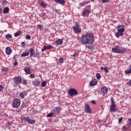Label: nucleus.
Instances as JSON below:
<instances>
[{"instance_id": "f257e3e1", "label": "nucleus", "mask_w": 131, "mask_h": 131, "mask_svg": "<svg viewBox=\"0 0 131 131\" xmlns=\"http://www.w3.org/2000/svg\"><path fill=\"white\" fill-rule=\"evenodd\" d=\"M95 41V36L93 34L87 33L82 35L81 42L83 45H92Z\"/></svg>"}, {"instance_id": "f03ea898", "label": "nucleus", "mask_w": 131, "mask_h": 131, "mask_svg": "<svg viewBox=\"0 0 131 131\" xmlns=\"http://www.w3.org/2000/svg\"><path fill=\"white\" fill-rule=\"evenodd\" d=\"M111 106L110 107V111L111 112H116L117 111V108L116 104H115V102L114 101V99L113 97L111 98Z\"/></svg>"}, {"instance_id": "7ed1b4c3", "label": "nucleus", "mask_w": 131, "mask_h": 131, "mask_svg": "<svg viewBox=\"0 0 131 131\" xmlns=\"http://www.w3.org/2000/svg\"><path fill=\"white\" fill-rule=\"evenodd\" d=\"M21 104V101L18 98H15L12 102L13 108H19Z\"/></svg>"}, {"instance_id": "20e7f679", "label": "nucleus", "mask_w": 131, "mask_h": 131, "mask_svg": "<svg viewBox=\"0 0 131 131\" xmlns=\"http://www.w3.org/2000/svg\"><path fill=\"white\" fill-rule=\"evenodd\" d=\"M73 31L75 33H80V32H81V28L79 27V25L78 22L75 23V26L73 27Z\"/></svg>"}, {"instance_id": "39448f33", "label": "nucleus", "mask_w": 131, "mask_h": 131, "mask_svg": "<svg viewBox=\"0 0 131 131\" xmlns=\"http://www.w3.org/2000/svg\"><path fill=\"white\" fill-rule=\"evenodd\" d=\"M68 94L71 97H73V96H77L78 92H77V90L75 89H71L69 90Z\"/></svg>"}, {"instance_id": "423d86ee", "label": "nucleus", "mask_w": 131, "mask_h": 131, "mask_svg": "<svg viewBox=\"0 0 131 131\" xmlns=\"http://www.w3.org/2000/svg\"><path fill=\"white\" fill-rule=\"evenodd\" d=\"M29 52H30V57L34 56V58H36V57H38L39 56V52L34 53V49L33 48H30Z\"/></svg>"}, {"instance_id": "0eeeda50", "label": "nucleus", "mask_w": 131, "mask_h": 131, "mask_svg": "<svg viewBox=\"0 0 131 131\" xmlns=\"http://www.w3.org/2000/svg\"><path fill=\"white\" fill-rule=\"evenodd\" d=\"M117 32L116 34V36L118 38L119 36H122L123 35V33L124 32V28H121L120 29H117Z\"/></svg>"}, {"instance_id": "6e6552de", "label": "nucleus", "mask_w": 131, "mask_h": 131, "mask_svg": "<svg viewBox=\"0 0 131 131\" xmlns=\"http://www.w3.org/2000/svg\"><path fill=\"white\" fill-rule=\"evenodd\" d=\"M62 111V108L61 107L57 106L56 107H54V108L52 110V112L54 114V115H59L60 114V111Z\"/></svg>"}, {"instance_id": "1a4fd4ad", "label": "nucleus", "mask_w": 131, "mask_h": 131, "mask_svg": "<svg viewBox=\"0 0 131 131\" xmlns=\"http://www.w3.org/2000/svg\"><path fill=\"white\" fill-rule=\"evenodd\" d=\"M14 83H16L17 84H19V83H22V78L20 76H15L13 78Z\"/></svg>"}, {"instance_id": "9d476101", "label": "nucleus", "mask_w": 131, "mask_h": 131, "mask_svg": "<svg viewBox=\"0 0 131 131\" xmlns=\"http://www.w3.org/2000/svg\"><path fill=\"white\" fill-rule=\"evenodd\" d=\"M84 109L85 113H92V110L91 109V107H90V105L89 104H85Z\"/></svg>"}, {"instance_id": "9b49d317", "label": "nucleus", "mask_w": 131, "mask_h": 131, "mask_svg": "<svg viewBox=\"0 0 131 131\" xmlns=\"http://www.w3.org/2000/svg\"><path fill=\"white\" fill-rule=\"evenodd\" d=\"M112 51L114 53H117V54H120V49L118 46H116V48H112Z\"/></svg>"}, {"instance_id": "f8f14e48", "label": "nucleus", "mask_w": 131, "mask_h": 131, "mask_svg": "<svg viewBox=\"0 0 131 131\" xmlns=\"http://www.w3.org/2000/svg\"><path fill=\"white\" fill-rule=\"evenodd\" d=\"M90 15V10L89 9L85 10L82 13V15L84 17H88Z\"/></svg>"}, {"instance_id": "ddd939ff", "label": "nucleus", "mask_w": 131, "mask_h": 131, "mask_svg": "<svg viewBox=\"0 0 131 131\" xmlns=\"http://www.w3.org/2000/svg\"><path fill=\"white\" fill-rule=\"evenodd\" d=\"M27 122L29 123V124H34V123H35V120H31L29 117H28Z\"/></svg>"}, {"instance_id": "4468645a", "label": "nucleus", "mask_w": 131, "mask_h": 131, "mask_svg": "<svg viewBox=\"0 0 131 131\" xmlns=\"http://www.w3.org/2000/svg\"><path fill=\"white\" fill-rule=\"evenodd\" d=\"M53 48L54 47L52 45L44 46L41 49V52H45L46 50H50V49H53Z\"/></svg>"}, {"instance_id": "2eb2a0df", "label": "nucleus", "mask_w": 131, "mask_h": 131, "mask_svg": "<svg viewBox=\"0 0 131 131\" xmlns=\"http://www.w3.org/2000/svg\"><path fill=\"white\" fill-rule=\"evenodd\" d=\"M5 52L7 54V55H11V54H12V49H11V48L10 47H7L5 49Z\"/></svg>"}, {"instance_id": "dca6fc26", "label": "nucleus", "mask_w": 131, "mask_h": 131, "mask_svg": "<svg viewBox=\"0 0 131 131\" xmlns=\"http://www.w3.org/2000/svg\"><path fill=\"white\" fill-rule=\"evenodd\" d=\"M33 84L34 86H38L40 84V81L35 79V81H33Z\"/></svg>"}, {"instance_id": "f3484780", "label": "nucleus", "mask_w": 131, "mask_h": 131, "mask_svg": "<svg viewBox=\"0 0 131 131\" xmlns=\"http://www.w3.org/2000/svg\"><path fill=\"white\" fill-rule=\"evenodd\" d=\"M101 92L102 94H106L107 92H108V88L106 86H103L101 88Z\"/></svg>"}, {"instance_id": "a211bd4d", "label": "nucleus", "mask_w": 131, "mask_h": 131, "mask_svg": "<svg viewBox=\"0 0 131 131\" xmlns=\"http://www.w3.org/2000/svg\"><path fill=\"white\" fill-rule=\"evenodd\" d=\"M97 83H98L97 79H93L90 82V85H92V86H94L95 85H97Z\"/></svg>"}, {"instance_id": "6ab92c4d", "label": "nucleus", "mask_w": 131, "mask_h": 131, "mask_svg": "<svg viewBox=\"0 0 131 131\" xmlns=\"http://www.w3.org/2000/svg\"><path fill=\"white\" fill-rule=\"evenodd\" d=\"M55 2L60 4L61 6H64V5H65V0H55Z\"/></svg>"}, {"instance_id": "aec40b11", "label": "nucleus", "mask_w": 131, "mask_h": 131, "mask_svg": "<svg viewBox=\"0 0 131 131\" xmlns=\"http://www.w3.org/2000/svg\"><path fill=\"white\" fill-rule=\"evenodd\" d=\"M20 56L21 57H22V58L26 57L27 56H29V51H26L25 52H24L23 54H21Z\"/></svg>"}, {"instance_id": "412c9836", "label": "nucleus", "mask_w": 131, "mask_h": 131, "mask_svg": "<svg viewBox=\"0 0 131 131\" xmlns=\"http://www.w3.org/2000/svg\"><path fill=\"white\" fill-rule=\"evenodd\" d=\"M9 11H10V9L9 8V7H6L5 8H4L3 13L4 14H8Z\"/></svg>"}, {"instance_id": "4be33fe9", "label": "nucleus", "mask_w": 131, "mask_h": 131, "mask_svg": "<svg viewBox=\"0 0 131 131\" xmlns=\"http://www.w3.org/2000/svg\"><path fill=\"white\" fill-rule=\"evenodd\" d=\"M55 43L58 45H61L62 43H63V39H59L57 40L56 41Z\"/></svg>"}, {"instance_id": "5701e85b", "label": "nucleus", "mask_w": 131, "mask_h": 131, "mask_svg": "<svg viewBox=\"0 0 131 131\" xmlns=\"http://www.w3.org/2000/svg\"><path fill=\"white\" fill-rule=\"evenodd\" d=\"M124 72L126 74H130V73H131V65L129 66L128 69L125 70Z\"/></svg>"}, {"instance_id": "b1692460", "label": "nucleus", "mask_w": 131, "mask_h": 131, "mask_svg": "<svg viewBox=\"0 0 131 131\" xmlns=\"http://www.w3.org/2000/svg\"><path fill=\"white\" fill-rule=\"evenodd\" d=\"M22 34V31H18L14 33L15 37H18V36H20V35Z\"/></svg>"}, {"instance_id": "393cba45", "label": "nucleus", "mask_w": 131, "mask_h": 131, "mask_svg": "<svg viewBox=\"0 0 131 131\" xmlns=\"http://www.w3.org/2000/svg\"><path fill=\"white\" fill-rule=\"evenodd\" d=\"M5 37L7 40H9L11 39V38H13V36H12V35L10 34H7L6 36Z\"/></svg>"}, {"instance_id": "a878e982", "label": "nucleus", "mask_w": 131, "mask_h": 131, "mask_svg": "<svg viewBox=\"0 0 131 131\" xmlns=\"http://www.w3.org/2000/svg\"><path fill=\"white\" fill-rule=\"evenodd\" d=\"M25 72L28 74H30V69H29V68H25Z\"/></svg>"}, {"instance_id": "bb28decb", "label": "nucleus", "mask_w": 131, "mask_h": 131, "mask_svg": "<svg viewBox=\"0 0 131 131\" xmlns=\"http://www.w3.org/2000/svg\"><path fill=\"white\" fill-rule=\"evenodd\" d=\"M55 114H53V112H51L50 113L48 114L47 116V117H53V116H55Z\"/></svg>"}, {"instance_id": "cd10ccee", "label": "nucleus", "mask_w": 131, "mask_h": 131, "mask_svg": "<svg viewBox=\"0 0 131 131\" xmlns=\"http://www.w3.org/2000/svg\"><path fill=\"white\" fill-rule=\"evenodd\" d=\"M27 118H28V117H21V121H23V122H26V121H27Z\"/></svg>"}, {"instance_id": "c85d7f7f", "label": "nucleus", "mask_w": 131, "mask_h": 131, "mask_svg": "<svg viewBox=\"0 0 131 131\" xmlns=\"http://www.w3.org/2000/svg\"><path fill=\"white\" fill-rule=\"evenodd\" d=\"M40 5L41 7H43V8H47V5L44 2H42Z\"/></svg>"}, {"instance_id": "c756f323", "label": "nucleus", "mask_w": 131, "mask_h": 131, "mask_svg": "<svg viewBox=\"0 0 131 131\" xmlns=\"http://www.w3.org/2000/svg\"><path fill=\"white\" fill-rule=\"evenodd\" d=\"M88 4H89L88 1H85L83 3H82L81 4H80V6H81V7H82V6H85V5H88Z\"/></svg>"}, {"instance_id": "7c9ffc66", "label": "nucleus", "mask_w": 131, "mask_h": 131, "mask_svg": "<svg viewBox=\"0 0 131 131\" xmlns=\"http://www.w3.org/2000/svg\"><path fill=\"white\" fill-rule=\"evenodd\" d=\"M96 78L97 79H98V80L101 79V75L100 74V73H97L96 74Z\"/></svg>"}, {"instance_id": "2f4dec72", "label": "nucleus", "mask_w": 131, "mask_h": 131, "mask_svg": "<svg viewBox=\"0 0 131 131\" xmlns=\"http://www.w3.org/2000/svg\"><path fill=\"white\" fill-rule=\"evenodd\" d=\"M47 85V81H42L41 83V86L45 88Z\"/></svg>"}, {"instance_id": "473e14b6", "label": "nucleus", "mask_w": 131, "mask_h": 131, "mask_svg": "<svg viewBox=\"0 0 131 131\" xmlns=\"http://www.w3.org/2000/svg\"><path fill=\"white\" fill-rule=\"evenodd\" d=\"M123 27H124V26L119 25L117 26L116 28L117 29H120V28H123Z\"/></svg>"}, {"instance_id": "72a5a7b5", "label": "nucleus", "mask_w": 131, "mask_h": 131, "mask_svg": "<svg viewBox=\"0 0 131 131\" xmlns=\"http://www.w3.org/2000/svg\"><path fill=\"white\" fill-rule=\"evenodd\" d=\"M125 52H126V49H120V54L124 53Z\"/></svg>"}, {"instance_id": "f704fd0d", "label": "nucleus", "mask_w": 131, "mask_h": 131, "mask_svg": "<svg viewBox=\"0 0 131 131\" xmlns=\"http://www.w3.org/2000/svg\"><path fill=\"white\" fill-rule=\"evenodd\" d=\"M37 27L38 28V29H41V28L43 27V26L42 25H37Z\"/></svg>"}, {"instance_id": "c9c22d12", "label": "nucleus", "mask_w": 131, "mask_h": 131, "mask_svg": "<svg viewBox=\"0 0 131 131\" xmlns=\"http://www.w3.org/2000/svg\"><path fill=\"white\" fill-rule=\"evenodd\" d=\"M7 4H8V2H7V1H4V2H2V5L3 6H6Z\"/></svg>"}, {"instance_id": "e433bc0d", "label": "nucleus", "mask_w": 131, "mask_h": 131, "mask_svg": "<svg viewBox=\"0 0 131 131\" xmlns=\"http://www.w3.org/2000/svg\"><path fill=\"white\" fill-rule=\"evenodd\" d=\"M39 15L40 16V17H45V16H46V13H41L39 14Z\"/></svg>"}, {"instance_id": "4c0bfd02", "label": "nucleus", "mask_w": 131, "mask_h": 131, "mask_svg": "<svg viewBox=\"0 0 131 131\" xmlns=\"http://www.w3.org/2000/svg\"><path fill=\"white\" fill-rule=\"evenodd\" d=\"M19 96V97H20V98H25V96L24 95V94H23V93H20Z\"/></svg>"}, {"instance_id": "58836bf2", "label": "nucleus", "mask_w": 131, "mask_h": 131, "mask_svg": "<svg viewBox=\"0 0 131 131\" xmlns=\"http://www.w3.org/2000/svg\"><path fill=\"white\" fill-rule=\"evenodd\" d=\"M30 78H35V75L33 74H31L30 75Z\"/></svg>"}, {"instance_id": "ea45409f", "label": "nucleus", "mask_w": 131, "mask_h": 131, "mask_svg": "<svg viewBox=\"0 0 131 131\" xmlns=\"http://www.w3.org/2000/svg\"><path fill=\"white\" fill-rule=\"evenodd\" d=\"M63 61H64V59L62 58H59L58 62L59 63H63Z\"/></svg>"}, {"instance_id": "a19ab883", "label": "nucleus", "mask_w": 131, "mask_h": 131, "mask_svg": "<svg viewBox=\"0 0 131 131\" xmlns=\"http://www.w3.org/2000/svg\"><path fill=\"white\" fill-rule=\"evenodd\" d=\"M110 0H102V3L105 4V3H109Z\"/></svg>"}, {"instance_id": "79ce46f5", "label": "nucleus", "mask_w": 131, "mask_h": 131, "mask_svg": "<svg viewBox=\"0 0 131 131\" xmlns=\"http://www.w3.org/2000/svg\"><path fill=\"white\" fill-rule=\"evenodd\" d=\"M8 70L7 68H5L2 69V71H4V72H7Z\"/></svg>"}, {"instance_id": "37998d69", "label": "nucleus", "mask_w": 131, "mask_h": 131, "mask_svg": "<svg viewBox=\"0 0 131 131\" xmlns=\"http://www.w3.org/2000/svg\"><path fill=\"white\" fill-rule=\"evenodd\" d=\"M23 84H27V80H23Z\"/></svg>"}, {"instance_id": "c03bdc74", "label": "nucleus", "mask_w": 131, "mask_h": 131, "mask_svg": "<svg viewBox=\"0 0 131 131\" xmlns=\"http://www.w3.org/2000/svg\"><path fill=\"white\" fill-rule=\"evenodd\" d=\"M4 90V86L0 85V92H3Z\"/></svg>"}, {"instance_id": "a18cd8bd", "label": "nucleus", "mask_w": 131, "mask_h": 131, "mask_svg": "<svg viewBox=\"0 0 131 131\" xmlns=\"http://www.w3.org/2000/svg\"><path fill=\"white\" fill-rule=\"evenodd\" d=\"M26 39L30 40V38H31V37L30 36V35H28L26 36Z\"/></svg>"}, {"instance_id": "49530a36", "label": "nucleus", "mask_w": 131, "mask_h": 131, "mask_svg": "<svg viewBox=\"0 0 131 131\" xmlns=\"http://www.w3.org/2000/svg\"><path fill=\"white\" fill-rule=\"evenodd\" d=\"M104 71H105V72H106V73H109V70H108V69H107V68H104Z\"/></svg>"}, {"instance_id": "de8ad7c7", "label": "nucleus", "mask_w": 131, "mask_h": 131, "mask_svg": "<svg viewBox=\"0 0 131 131\" xmlns=\"http://www.w3.org/2000/svg\"><path fill=\"white\" fill-rule=\"evenodd\" d=\"M127 84H128V85H130V86H131V79L127 82Z\"/></svg>"}, {"instance_id": "09e8293b", "label": "nucleus", "mask_w": 131, "mask_h": 131, "mask_svg": "<svg viewBox=\"0 0 131 131\" xmlns=\"http://www.w3.org/2000/svg\"><path fill=\"white\" fill-rule=\"evenodd\" d=\"M122 121V118H121L118 119V123H120Z\"/></svg>"}, {"instance_id": "8fccbe9b", "label": "nucleus", "mask_w": 131, "mask_h": 131, "mask_svg": "<svg viewBox=\"0 0 131 131\" xmlns=\"http://www.w3.org/2000/svg\"><path fill=\"white\" fill-rule=\"evenodd\" d=\"M123 130H124V131H126V130H127V128H126V127H125V126H124L123 127Z\"/></svg>"}, {"instance_id": "3c124183", "label": "nucleus", "mask_w": 131, "mask_h": 131, "mask_svg": "<svg viewBox=\"0 0 131 131\" xmlns=\"http://www.w3.org/2000/svg\"><path fill=\"white\" fill-rule=\"evenodd\" d=\"M55 12H56L57 14H58V13H59V12H60V9H56L55 10Z\"/></svg>"}, {"instance_id": "603ef678", "label": "nucleus", "mask_w": 131, "mask_h": 131, "mask_svg": "<svg viewBox=\"0 0 131 131\" xmlns=\"http://www.w3.org/2000/svg\"><path fill=\"white\" fill-rule=\"evenodd\" d=\"M21 45L23 46H26L25 42H21Z\"/></svg>"}, {"instance_id": "864d4df0", "label": "nucleus", "mask_w": 131, "mask_h": 131, "mask_svg": "<svg viewBox=\"0 0 131 131\" xmlns=\"http://www.w3.org/2000/svg\"><path fill=\"white\" fill-rule=\"evenodd\" d=\"M76 55H77V53H75L74 54V55H73L74 58H75V57H76Z\"/></svg>"}, {"instance_id": "5fc2aeb1", "label": "nucleus", "mask_w": 131, "mask_h": 131, "mask_svg": "<svg viewBox=\"0 0 131 131\" xmlns=\"http://www.w3.org/2000/svg\"><path fill=\"white\" fill-rule=\"evenodd\" d=\"M92 104H96V101L95 100H92Z\"/></svg>"}, {"instance_id": "6e6d98bb", "label": "nucleus", "mask_w": 131, "mask_h": 131, "mask_svg": "<svg viewBox=\"0 0 131 131\" xmlns=\"http://www.w3.org/2000/svg\"><path fill=\"white\" fill-rule=\"evenodd\" d=\"M88 49H91L92 48V46H88Z\"/></svg>"}, {"instance_id": "4d7b16f0", "label": "nucleus", "mask_w": 131, "mask_h": 131, "mask_svg": "<svg viewBox=\"0 0 131 131\" xmlns=\"http://www.w3.org/2000/svg\"><path fill=\"white\" fill-rule=\"evenodd\" d=\"M14 65H18V63H17L16 61H15L14 63Z\"/></svg>"}, {"instance_id": "13d9d810", "label": "nucleus", "mask_w": 131, "mask_h": 131, "mask_svg": "<svg viewBox=\"0 0 131 131\" xmlns=\"http://www.w3.org/2000/svg\"><path fill=\"white\" fill-rule=\"evenodd\" d=\"M105 68H104L103 67H101V70H104Z\"/></svg>"}, {"instance_id": "bf43d9fd", "label": "nucleus", "mask_w": 131, "mask_h": 131, "mask_svg": "<svg viewBox=\"0 0 131 131\" xmlns=\"http://www.w3.org/2000/svg\"><path fill=\"white\" fill-rule=\"evenodd\" d=\"M8 125H12V124L10 123H7Z\"/></svg>"}, {"instance_id": "052dcab7", "label": "nucleus", "mask_w": 131, "mask_h": 131, "mask_svg": "<svg viewBox=\"0 0 131 131\" xmlns=\"http://www.w3.org/2000/svg\"><path fill=\"white\" fill-rule=\"evenodd\" d=\"M91 2H92L93 3H94V2H95V0H90Z\"/></svg>"}, {"instance_id": "680f3d73", "label": "nucleus", "mask_w": 131, "mask_h": 131, "mask_svg": "<svg viewBox=\"0 0 131 131\" xmlns=\"http://www.w3.org/2000/svg\"><path fill=\"white\" fill-rule=\"evenodd\" d=\"M128 120L131 122V119H129Z\"/></svg>"}, {"instance_id": "e2e57ef3", "label": "nucleus", "mask_w": 131, "mask_h": 131, "mask_svg": "<svg viewBox=\"0 0 131 131\" xmlns=\"http://www.w3.org/2000/svg\"><path fill=\"white\" fill-rule=\"evenodd\" d=\"M129 125H131V123H129Z\"/></svg>"}, {"instance_id": "0e129e2a", "label": "nucleus", "mask_w": 131, "mask_h": 131, "mask_svg": "<svg viewBox=\"0 0 131 131\" xmlns=\"http://www.w3.org/2000/svg\"><path fill=\"white\" fill-rule=\"evenodd\" d=\"M2 13V12H1V11H0V13Z\"/></svg>"}]
</instances>
